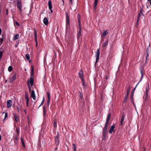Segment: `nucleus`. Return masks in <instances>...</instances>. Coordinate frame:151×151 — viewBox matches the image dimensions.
<instances>
[{
  "mask_svg": "<svg viewBox=\"0 0 151 151\" xmlns=\"http://www.w3.org/2000/svg\"><path fill=\"white\" fill-rule=\"evenodd\" d=\"M17 7L20 11V14H21L22 12V4L19 0H17Z\"/></svg>",
  "mask_w": 151,
  "mask_h": 151,
  "instance_id": "f257e3e1",
  "label": "nucleus"
},
{
  "mask_svg": "<svg viewBox=\"0 0 151 151\" xmlns=\"http://www.w3.org/2000/svg\"><path fill=\"white\" fill-rule=\"evenodd\" d=\"M144 6L143 5H142V6H141L140 7V11L139 12V13L138 14V16L137 17V24L139 21V20L140 19V17L142 15H143V14L142 13V11L143 10V9Z\"/></svg>",
  "mask_w": 151,
  "mask_h": 151,
  "instance_id": "f03ea898",
  "label": "nucleus"
},
{
  "mask_svg": "<svg viewBox=\"0 0 151 151\" xmlns=\"http://www.w3.org/2000/svg\"><path fill=\"white\" fill-rule=\"evenodd\" d=\"M65 15L66 17V25H69V16L68 13L67 12H65Z\"/></svg>",
  "mask_w": 151,
  "mask_h": 151,
  "instance_id": "7ed1b4c3",
  "label": "nucleus"
},
{
  "mask_svg": "<svg viewBox=\"0 0 151 151\" xmlns=\"http://www.w3.org/2000/svg\"><path fill=\"white\" fill-rule=\"evenodd\" d=\"M96 63L98 60H99V55H100V52H99V48L97 50V52L96 53Z\"/></svg>",
  "mask_w": 151,
  "mask_h": 151,
  "instance_id": "20e7f679",
  "label": "nucleus"
},
{
  "mask_svg": "<svg viewBox=\"0 0 151 151\" xmlns=\"http://www.w3.org/2000/svg\"><path fill=\"white\" fill-rule=\"evenodd\" d=\"M58 135L55 137V142L56 145H58L59 144V136L58 132H57Z\"/></svg>",
  "mask_w": 151,
  "mask_h": 151,
  "instance_id": "39448f33",
  "label": "nucleus"
},
{
  "mask_svg": "<svg viewBox=\"0 0 151 151\" xmlns=\"http://www.w3.org/2000/svg\"><path fill=\"white\" fill-rule=\"evenodd\" d=\"M79 25V29L78 31V32L77 35V38L78 39L80 37L81 35V25Z\"/></svg>",
  "mask_w": 151,
  "mask_h": 151,
  "instance_id": "423d86ee",
  "label": "nucleus"
},
{
  "mask_svg": "<svg viewBox=\"0 0 151 151\" xmlns=\"http://www.w3.org/2000/svg\"><path fill=\"white\" fill-rule=\"evenodd\" d=\"M34 34L35 37V41L36 42V46L37 47V46L38 44V42L37 39V34L36 29H34Z\"/></svg>",
  "mask_w": 151,
  "mask_h": 151,
  "instance_id": "0eeeda50",
  "label": "nucleus"
},
{
  "mask_svg": "<svg viewBox=\"0 0 151 151\" xmlns=\"http://www.w3.org/2000/svg\"><path fill=\"white\" fill-rule=\"evenodd\" d=\"M29 81V83L31 85V87H32L34 84V78L33 77H30L29 80H28L27 81Z\"/></svg>",
  "mask_w": 151,
  "mask_h": 151,
  "instance_id": "6e6552de",
  "label": "nucleus"
},
{
  "mask_svg": "<svg viewBox=\"0 0 151 151\" xmlns=\"http://www.w3.org/2000/svg\"><path fill=\"white\" fill-rule=\"evenodd\" d=\"M28 86L29 87V92L31 93V94H35L34 91L32 89L31 87L30 84L29 83V81H28L27 82Z\"/></svg>",
  "mask_w": 151,
  "mask_h": 151,
  "instance_id": "1a4fd4ad",
  "label": "nucleus"
},
{
  "mask_svg": "<svg viewBox=\"0 0 151 151\" xmlns=\"http://www.w3.org/2000/svg\"><path fill=\"white\" fill-rule=\"evenodd\" d=\"M78 74L79 77L81 78L82 81H83V72L82 70H81L78 73Z\"/></svg>",
  "mask_w": 151,
  "mask_h": 151,
  "instance_id": "9d476101",
  "label": "nucleus"
},
{
  "mask_svg": "<svg viewBox=\"0 0 151 151\" xmlns=\"http://www.w3.org/2000/svg\"><path fill=\"white\" fill-rule=\"evenodd\" d=\"M115 127V125L114 124L112 125L110 129L109 132L110 134H111L112 132L114 131V129Z\"/></svg>",
  "mask_w": 151,
  "mask_h": 151,
  "instance_id": "9b49d317",
  "label": "nucleus"
},
{
  "mask_svg": "<svg viewBox=\"0 0 151 151\" xmlns=\"http://www.w3.org/2000/svg\"><path fill=\"white\" fill-rule=\"evenodd\" d=\"M12 101L11 100H8L7 101V106L8 108L12 106Z\"/></svg>",
  "mask_w": 151,
  "mask_h": 151,
  "instance_id": "f8f14e48",
  "label": "nucleus"
},
{
  "mask_svg": "<svg viewBox=\"0 0 151 151\" xmlns=\"http://www.w3.org/2000/svg\"><path fill=\"white\" fill-rule=\"evenodd\" d=\"M140 71L141 74V78L140 80V81H139V82H140V81H142V79L143 77V75H144V71H143V68L141 69Z\"/></svg>",
  "mask_w": 151,
  "mask_h": 151,
  "instance_id": "ddd939ff",
  "label": "nucleus"
},
{
  "mask_svg": "<svg viewBox=\"0 0 151 151\" xmlns=\"http://www.w3.org/2000/svg\"><path fill=\"white\" fill-rule=\"evenodd\" d=\"M43 23L45 25H47L48 24V21L47 18L45 17L44 18L43 21Z\"/></svg>",
  "mask_w": 151,
  "mask_h": 151,
  "instance_id": "4468645a",
  "label": "nucleus"
},
{
  "mask_svg": "<svg viewBox=\"0 0 151 151\" xmlns=\"http://www.w3.org/2000/svg\"><path fill=\"white\" fill-rule=\"evenodd\" d=\"M16 73H15L14 75L12 77L10 78V81L11 82L13 81H14L16 78Z\"/></svg>",
  "mask_w": 151,
  "mask_h": 151,
  "instance_id": "2eb2a0df",
  "label": "nucleus"
},
{
  "mask_svg": "<svg viewBox=\"0 0 151 151\" xmlns=\"http://www.w3.org/2000/svg\"><path fill=\"white\" fill-rule=\"evenodd\" d=\"M77 17L78 19V25H81L80 19L81 15L79 14H77Z\"/></svg>",
  "mask_w": 151,
  "mask_h": 151,
  "instance_id": "dca6fc26",
  "label": "nucleus"
},
{
  "mask_svg": "<svg viewBox=\"0 0 151 151\" xmlns=\"http://www.w3.org/2000/svg\"><path fill=\"white\" fill-rule=\"evenodd\" d=\"M98 0H95L94 2V5L93 6L94 9L96 10V6L98 4Z\"/></svg>",
  "mask_w": 151,
  "mask_h": 151,
  "instance_id": "f3484780",
  "label": "nucleus"
},
{
  "mask_svg": "<svg viewBox=\"0 0 151 151\" xmlns=\"http://www.w3.org/2000/svg\"><path fill=\"white\" fill-rule=\"evenodd\" d=\"M48 7L49 9H51L52 8V3L51 0H49L48 3Z\"/></svg>",
  "mask_w": 151,
  "mask_h": 151,
  "instance_id": "a211bd4d",
  "label": "nucleus"
},
{
  "mask_svg": "<svg viewBox=\"0 0 151 151\" xmlns=\"http://www.w3.org/2000/svg\"><path fill=\"white\" fill-rule=\"evenodd\" d=\"M108 40H106V41L102 45V47L104 48L106 47L107 45H108Z\"/></svg>",
  "mask_w": 151,
  "mask_h": 151,
  "instance_id": "6ab92c4d",
  "label": "nucleus"
},
{
  "mask_svg": "<svg viewBox=\"0 0 151 151\" xmlns=\"http://www.w3.org/2000/svg\"><path fill=\"white\" fill-rule=\"evenodd\" d=\"M131 89V86L130 85H129L128 86V87L127 88V94H129L130 93V91Z\"/></svg>",
  "mask_w": 151,
  "mask_h": 151,
  "instance_id": "aec40b11",
  "label": "nucleus"
},
{
  "mask_svg": "<svg viewBox=\"0 0 151 151\" xmlns=\"http://www.w3.org/2000/svg\"><path fill=\"white\" fill-rule=\"evenodd\" d=\"M107 132L103 131V137L102 139L104 140H105L106 138V133Z\"/></svg>",
  "mask_w": 151,
  "mask_h": 151,
  "instance_id": "412c9836",
  "label": "nucleus"
},
{
  "mask_svg": "<svg viewBox=\"0 0 151 151\" xmlns=\"http://www.w3.org/2000/svg\"><path fill=\"white\" fill-rule=\"evenodd\" d=\"M25 99L26 100L27 105V106H28L29 102V99L28 98L27 95H26L25 96Z\"/></svg>",
  "mask_w": 151,
  "mask_h": 151,
  "instance_id": "4be33fe9",
  "label": "nucleus"
},
{
  "mask_svg": "<svg viewBox=\"0 0 151 151\" xmlns=\"http://www.w3.org/2000/svg\"><path fill=\"white\" fill-rule=\"evenodd\" d=\"M0 61L1 60V58L2 57V54H3V52L4 50H3V49H2V48H1L0 49Z\"/></svg>",
  "mask_w": 151,
  "mask_h": 151,
  "instance_id": "5701e85b",
  "label": "nucleus"
},
{
  "mask_svg": "<svg viewBox=\"0 0 151 151\" xmlns=\"http://www.w3.org/2000/svg\"><path fill=\"white\" fill-rule=\"evenodd\" d=\"M19 35L18 34H17L14 35V37L13 38V40H16L18 39L19 38Z\"/></svg>",
  "mask_w": 151,
  "mask_h": 151,
  "instance_id": "b1692460",
  "label": "nucleus"
},
{
  "mask_svg": "<svg viewBox=\"0 0 151 151\" xmlns=\"http://www.w3.org/2000/svg\"><path fill=\"white\" fill-rule=\"evenodd\" d=\"M139 81L138 83H137V84L136 85V86L135 87V88H134L131 91V94H134V90H135L136 88L137 87V85H138V84H139Z\"/></svg>",
  "mask_w": 151,
  "mask_h": 151,
  "instance_id": "393cba45",
  "label": "nucleus"
},
{
  "mask_svg": "<svg viewBox=\"0 0 151 151\" xmlns=\"http://www.w3.org/2000/svg\"><path fill=\"white\" fill-rule=\"evenodd\" d=\"M145 93L146 94H148V92L149 91V85H148V86L146 88Z\"/></svg>",
  "mask_w": 151,
  "mask_h": 151,
  "instance_id": "a878e982",
  "label": "nucleus"
},
{
  "mask_svg": "<svg viewBox=\"0 0 151 151\" xmlns=\"http://www.w3.org/2000/svg\"><path fill=\"white\" fill-rule=\"evenodd\" d=\"M108 34V32L106 30L104 31L102 34L101 35L102 36L104 37L105 36H106V35H107Z\"/></svg>",
  "mask_w": 151,
  "mask_h": 151,
  "instance_id": "bb28decb",
  "label": "nucleus"
},
{
  "mask_svg": "<svg viewBox=\"0 0 151 151\" xmlns=\"http://www.w3.org/2000/svg\"><path fill=\"white\" fill-rule=\"evenodd\" d=\"M124 115H122V118L121 119V122H120V124H121V125H122L123 124V121H124Z\"/></svg>",
  "mask_w": 151,
  "mask_h": 151,
  "instance_id": "cd10ccee",
  "label": "nucleus"
},
{
  "mask_svg": "<svg viewBox=\"0 0 151 151\" xmlns=\"http://www.w3.org/2000/svg\"><path fill=\"white\" fill-rule=\"evenodd\" d=\"M110 117H111V114H108V116H107V117L106 118V121H108V122L109 121Z\"/></svg>",
  "mask_w": 151,
  "mask_h": 151,
  "instance_id": "c85d7f7f",
  "label": "nucleus"
},
{
  "mask_svg": "<svg viewBox=\"0 0 151 151\" xmlns=\"http://www.w3.org/2000/svg\"><path fill=\"white\" fill-rule=\"evenodd\" d=\"M31 97L34 100H36L37 98H38V97H37L35 96V95H31Z\"/></svg>",
  "mask_w": 151,
  "mask_h": 151,
  "instance_id": "c756f323",
  "label": "nucleus"
},
{
  "mask_svg": "<svg viewBox=\"0 0 151 151\" xmlns=\"http://www.w3.org/2000/svg\"><path fill=\"white\" fill-rule=\"evenodd\" d=\"M13 70V67L12 66H9L8 68V70L9 72H11Z\"/></svg>",
  "mask_w": 151,
  "mask_h": 151,
  "instance_id": "7c9ffc66",
  "label": "nucleus"
},
{
  "mask_svg": "<svg viewBox=\"0 0 151 151\" xmlns=\"http://www.w3.org/2000/svg\"><path fill=\"white\" fill-rule=\"evenodd\" d=\"M25 58L27 60H29L30 59V56L29 55L27 54L25 55Z\"/></svg>",
  "mask_w": 151,
  "mask_h": 151,
  "instance_id": "2f4dec72",
  "label": "nucleus"
},
{
  "mask_svg": "<svg viewBox=\"0 0 151 151\" xmlns=\"http://www.w3.org/2000/svg\"><path fill=\"white\" fill-rule=\"evenodd\" d=\"M21 142L22 143V145L24 147H25V143H24V141L22 137L21 138Z\"/></svg>",
  "mask_w": 151,
  "mask_h": 151,
  "instance_id": "473e14b6",
  "label": "nucleus"
},
{
  "mask_svg": "<svg viewBox=\"0 0 151 151\" xmlns=\"http://www.w3.org/2000/svg\"><path fill=\"white\" fill-rule=\"evenodd\" d=\"M43 111L44 112L43 115L44 116L46 114V111L45 110V106H43Z\"/></svg>",
  "mask_w": 151,
  "mask_h": 151,
  "instance_id": "72a5a7b5",
  "label": "nucleus"
},
{
  "mask_svg": "<svg viewBox=\"0 0 151 151\" xmlns=\"http://www.w3.org/2000/svg\"><path fill=\"white\" fill-rule=\"evenodd\" d=\"M3 41L4 38L3 37H2L0 38V45H1L3 43Z\"/></svg>",
  "mask_w": 151,
  "mask_h": 151,
  "instance_id": "f704fd0d",
  "label": "nucleus"
},
{
  "mask_svg": "<svg viewBox=\"0 0 151 151\" xmlns=\"http://www.w3.org/2000/svg\"><path fill=\"white\" fill-rule=\"evenodd\" d=\"M4 113H5V116L4 119V120H5V119L6 118H7L8 116V113H5L4 112L3 113V114H4Z\"/></svg>",
  "mask_w": 151,
  "mask_h": 151,
  "instance_id": "c9c22d12",
  "label": "nucleus"
},
{
  "mask_svg": "<svg viewBox=\"0 0 151 151\" xmlns=\"http://www.w3.org/2000/svg\"><path fill=\"white\" fill-rule=\"evenodd\" d=\"M14 118H15V120L16 121V122H17L18 120V119H19V118H18V117H17V116L15 115L14 116Z\"/></svg>",
  "mask_w": 151,
  "mask_h": 151,
  "instance_id": "e433bc0d",
  "label": "nucleus"
},
{
  "mask_svg": "<svg viewBox=\"0 0 151 151\" xmlns=\"http://www.w3.org/2000/svg\"><path fill=\"white\" fill-rule=\"evenodd\" d=\"M57 122L56 121H55L54 122V123L53 124V127L54 128H55L57 127Z\"/></svg>",
  "mask_w": 151,
  "mask_h": 151,
  "instance_id": "4c0bfd02",
  "label": "nucleus"
},
{
  "mask_svg": "<svg viewBox=\"0 0 151 151\" xmlns=\"http://www.w3.org/2000/svg\"><path fill=\"white\" fill-rule=\"evenodd\" d=\"M16 131H17V134L18 135H19V128L17 127V128H16Z\"/></svg>",
  "mask_w": 151,
  "mask_h": 151,
  "instance_id": "58836bf2",
  "label": "nucleus"
},
{
  "mask_svg": "<svg viewBox=\"0 0 151 151\" xmlns=\"http://www.w3.org/2000/svg\"><path fill=\"white\" fill-rule=\"evenodd\" d=\"M48 101L47 103L48 104L49 103L50 101V95H48Z\"/></svg>",
  "mask_w": 151,
  "mask_h": 151,
  "instance_id": "ea45409f",
  "label": "nucleus"
},
{
  "mask_svg": "<svg viewBox=\"0 0 151 151\" xmlns=\"http://www.w3.org/2000/svg\"><path fill=\"white\" fill-rule=\"evenodd\" d=\"M108 127L105 126L103 131L107 132Z\"/></svg>",
  "mask_w": 151,
  "mask_h": 151,
  "instance_id": "a19ab883",
  "label": "nucleus"
},
{
  "mask_svg": "<svg viewBox=\"0 0 151 151\" xmlns=\"http://www.w3.org/2000/svg\"><path fill=\"white\" fill-rule=\"evenodd\" d=\"M145 61V64H146L147 63V61L149 60L148 58H146Z\"/></svg>",
  "mask_w": 151,
  "mask_h": 151,
  "instance_id": "79ce46f5",
  "label": "nucleus"
},
{
  "mask_svg": "<svg viewBox=\"0 0 151 151\" xmlns=\"http://www.w3.org/2000/svg\"><path fill=\"white\" fill-rule=\"evenodd\" d=\"M43 101L42 102L41 104L40 105V106H39L38 107H40L42 104H43L44 102V100H45V98L44 97H43Z\"/></svg>",
  "mask_w": 151,
  "mask_h": 151,
  "instance_id": "37998d69",
  "label": "nucleus"
},
{
  "mask_svg": "<svg viewBox=\"0 0 151 151\" xmlns=\"http://www.w3.org/2000/svg\"><path fill=\"white\" fill-rule=\"evenodd\" d=\"M31 72H32V73H33V72H34V67L33 65H32L31 66Z\"/></svg>",
  "mask_w": 151,
  "mask_h": 151,
  "instance_id": "c03bdc74",
  "label": "nucleus"
},
{
  "mask_svg": "<svg viewBox=\"0 0 151 151\" xmlns=\"http://www.w3.org/2000/svg\"><path fill=\"white\" fill-rule=\"evenodd\" d=\"M109 122L106 121L105 126L108 127L109 125Z\"/></svg>",
  "mask_w": 151,
  "mask_h": 151,
  "instance_id": "a18cd8bd",
  "label": "nucleus"
},
{
  "mask_svg": "<svg viewBox=\"0 0 151 151\" xmlns=\"http://www.w3.org/2000/svg\"><path fill=\"white\" fill-rule=\"evenodd\" d=\"M34 72H33V73H32V72H31L30 73V76L31 77H32L34 76Z\"/></svg>",
  "mask_w": 151,
  "mask_h": 151,
  "instance_id": "49530a36",
  "label": "nucleus"
},
{
  "mask_svg": "<svg viewBox=\"0 0 151 151\" xmlns=\"http://www.w3.org/2000/svg\"><path fill=\"white\" fill-rule=\"evenodd\" d=\"M82 82H83V86H86V85L85 84V83L84 82V79H83V81H82Z\"/></svg>",
  "mask_w": 151,
  "mask_h": 151,
  "instance_id": "de8ad7c7",
  "label": "nucleus"
},
{
  "mask_svg": "<svg viewBox=\"0 0 151 151\" xmlns=\"http://www.w3.org/2000/svg\"><path fill=\"white\" fill-rule=\"evenodd\" d=\"M73 149H76V145L75 144L73 143Z\"/></svg>",
  "mask_w": 151,
  "mask_h": 151,
  "instance_id": "09e8293b",
  "label": "nucleus"
},
{
  "mask_svg": "<svg viewBox=\"0 0 151 151\" xmlns=\"http://www.w3.org/2000/svg\"><path fill=\"white\" fill-rule=\"evenodd\" d=\"M15 24H16V25H17V26H20V24H19V23H18L17 22V21H16V22H15Z\"/></svg>",
  "mask_w": 151,
  "mask_h": 151,
  "instance_id": "8fccbe9b",
  "label": "nucleus"
},
{
  "mask_svg": "<svg viewBox=\"0 0 151 151\" xmlns=\"http://www.w3.org/2000/svg\"><path fill=\"white\" fill-rule=\"evenodd\" d=\"M104 78L105 80H107L108 78V76L107 75H105Z\"/></svg>",
  "mask_w": 151,
  "mask_h": 151,
  "instance_id": "3c124183",
  "label": "nucleus"
},
{
  "mask_svg": "<svg viewBox=\"0 0 151 151\" xmlns=\"http://www.w3.org/2000/svg\"><path fill=\"white\" fill-rule=\"evenodd\" d=\"M148 95H145L144 96V98H145V100H146L147 99V98Z\"/></svg>",
  "mask_w": 151,
  "mask_h": 151,
  "instance_id": "603ef678",
  "label": "nucleus"
},
{
  "mask_svg": "<svg viewBox=\"0 0 151 151\" xmlns=\"http://www.w3.org/2000/svg\"><path fill=\"white\" fill-rule=\"evenodd\" d=\"M6 15H8V10L7 9H6Z\"/></svg>",
  "mask_w": 151,
  "mask_h": 151,
  "instance_id": "864d4df0",
  "label": "nucleus"
},
{
  "mask_svg": "<svg viewBox=\"0 0 151 151\" xmlns=\"http://www.w3.org/2000/svg\"><path fill=\"white\" fill-rule=\"evenodd\" d=\"M128 97V95H127L125 97V99L124 100V101H126Z\"/></svg>",
  "mask_w": 151,
  "mask_h": 151,
  "instance_id": "5fc2aeb1",
  "label": "nucleus"
},
{
  "mask_svg": "<svg viewBox=\"0 0 151 151\" xmlns=\"http://www.w3.org/2000/svg\"><path fill=\"white\" fill-rule=\"evenodd\" d=\"M18 137L17 136H15V137L14 140H18Z\"/></svg>",
  "mask_w": 151,
  "mask_h": 151,
  "instance_id": "6e6d98bb",
  "label": "nucleus"
},
{
  "mask_svg": "<svg viewBox=\"0 0 151 151\" xmlns=\"http://www.w3.org/2000/svg\"><path fill=\"white\" fill-rule=\"evenodd\" d=\"M131 100L132 101L133 100V95H132L131 96Z\"/></svg>",
  "mask_w": 151,
  "mask_h": 151,
  "instance_id": "4d7b16f0",
  "label": "nucleus"
},
{
  "mask_svg": "<svg viewBox=\"0 0 151 151\" xmlns=\"http://www.w3.org/2000/svg\"><path fill=\"white\" fill-rule=\"evenodd\" d=\"M149 51L148 50V48H147L146 51V54L149 53Z\"/></svg>",
  "mask_w": 151,
  "mask_h": 151,
  "instance_id": "13d9d810",
  "label": "nucleus"
},
{
  "mask_svg": "<svg viewBox=\"0 0 151 151\" xmlns=\"http://www.w3.org/2000/svg\"><path fill=\"white\" fill-rule=\"evenodd\" d=\"M149 53L146 54V58H148L149 57Z\"/></svg>",
  "mask_w": 151,
  "mask_h": 151,
  "instance_id": "bf43d9fd",
  "label": "nucleus"
},
{
  "mask_svg": "<svg viewBox=\"0 0 151 151\" xmlns=\"http://www.w3.org/2000/svg\"><path fill=\"white\" fill-rule=\"evenodd\" d=\"M149 1L150 5H149V6H150L151 5V0H149V1Z\"/></svg>",
  "mask_w": 151,
  "mask_h": 151,
  "instance_id": "052dcab7",
  "label": "nucleus"
},
{
  "mask_svg": "<svg viewBox=\"0 0 151 151\" xmlns=\"http://www.w3.org/2000/svg\"><path fill=\"white\" fill-rule=\"evenodd\" d=\"M63 3H62V5H64V0H62Z\"/></svg>",
  "mask_w": 151,
  "mask_h": 151,
  "instance_id": "680f3d73",
  "label": "nucleus"
},
{
  "mask_svg": "<svg viewBox=\"0 0 151 151\" xmlns=\"http://www.w3.org/2000/svg\"><path fill=\"white\" fill-rule=\"evenodd\" d=\"M80 98L81 99H83V97L82 95H81L80 96Z\"/></svg>",
  "mask_w": 151,
  "mask_h": 151,
  "instance_id": "e2e57ef3",
  "label": "nucleus"
},
{
  "mask_svg": "<svg viewBox=\"0 0 151 151\" xmlns=\"http://www.w3.org/2000/svg\"><path fill=\"white\" fill-rule=\"evenodd\" d=\"M50 10V12H51V13H53V11L52 10V9H49Z\"/></svg>",
  "mask_w": 151,
  "mask_h": 151,
  "instance_id": "0e129e2a",
  "label": "nucleus"
},
{
  "mask_svg": "<svg viewBox=\"0 0 151 151\" xmlns=\"http://www.w3.org/2000/svg\"><path fill=\"white\" fill-rule=\"evenodd\" d=\"M1 29L0 28V35H1Z\"/></svg>",
  "mask_w": 151,
  "mask_h": 151,
  "instance_id": "69168bd1",
  "label": "nucleus"
},
{
  "mask_svg": "<svg viewBox=\"0 0 151 151\" xmlns=\"http://www.w3.org/2000/svg\"><path fill=\"white\" fill-rule=\"evenodd\" d=\"M70 0L71 3V4H72V0Z\"/></svg>",
  "mask_w": 151,
  "mask_h": 151,
  "instance_id": "338daca9",
  "label": "nucleus"
},
{
  "mask_svg": "<svg viewBox=\"0 0 151 151\" xmlns=\"http://www.w3.org/2000/svg\"><path fill=\"white\" fill-rule=\"evenodd\" d=\"M74 151H77L76 149H74Z\"/></svg>",
  "mask_w": 151,
  "mask_h": 151,
  "instance_id": "774afa93",
  "label": "nucleus"
}]
</instances>
